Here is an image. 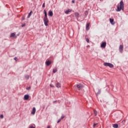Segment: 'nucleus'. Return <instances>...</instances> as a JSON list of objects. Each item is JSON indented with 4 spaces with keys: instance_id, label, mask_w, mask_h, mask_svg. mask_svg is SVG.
Instances as JSON below:
<instances>
[{
    "instance_id": "f257e3e1",
    "label": "nucleus",
    "mask_w": 128,
    "mask_h": 128,
    "mask_svg": "<svg viewBox=\"0 0 128 128\" xmlns=\"http://www.w3.org/2000/svg\"><path fill=\"white\" fill-rule=\"evenodd\" d=\"M124 1L122 0L120 2V4H118L117 10H116L117 12H120V10H122L124 12Z\"/></svg>"
},
{
    "instance_id": "f03ea898",
    "label": "nucleus",
    "mask_w": 128,
    "mask_h": 128,
    "mask_svg": "<svg viewBox=\"0 0 128 128\" xmlns=\"http://www.w3.org/2000/svg\"><path fill=\"white\" fill-rule=\"evenodd\" d=\"M104 66H109V68H114V64H112L111 63H108V62H104Z\"/></svg>"
},
{
    "instance_id": "7ed1b4c3",
    "label": "nucleus",
    "mask_w": 128,
    "mask_h": 128,
    "mask_svg": "<svg viewBox=\"0 0 128 128\" xmlns=\"http://www.w3.org/2000/svg\"><path fill=\"white\" fill-rule=\"evenodd\" d=\"M76 88L78 90H82L84 88V85L82 84H79L76 85Z\"/></svg>"
},
{
    "instance_id": "20e7f679",
    "label": "nucleus",
    "mask_w": 128,
    "mask_h": 128,
    "mask_svg": "<svg viewBox=\"0 0 128 128\" xmlns=\"http://www.w3.org/2000/svg\"><path fill=\"white\" fill-rule=\"evenodd\" d=\"M119 50L121 54H122L124 52V45H120L119 46Z\"/></svg>"
},
{
    "instance_id": "39448f33",
    "label": "nucleus",
    "mask_w": 128,
    "mask_h": 128,
    "mask_svg": "<svg viewBox=\"0 0 128 128\" xmlns=\"http://www.w3.org/2000/svg\"><path fill=\"white\" fill-rule=\"evenodd\" d=\"M106 42H102V44H100V47L102 48H106Z\"/></svg>"
},
{
    "instance_id": "423d86ee",
    "label": "nucleus",
    "mask_w": 128,
    "mask_h": 128,
    "mask_svg": "<svg viewBox=\"0 0 128 128\" xmlns=\"http://www.w3.org/2000/svg\"><path fill=\"white\" fill-rule=\"evenodd\" d=\"M44 26H48V19H44Z\"/></svg>"
},
{
    "instance_id": "0eeeda50",
    "label": "nucleus",
    "mask_w": 128,
    "mask_h": 128,
    "mask_svg": "<svg viewBox=\"0 0 128 128\" xmlns=\"http://www.w3.org/2000/svg\"><path fill=\"white\" fill-rule=\"evenodd\" d=\"M44 20L48 19V14L46 13V10H44Z\"/></svg>"
},
{
    "instance_id": "6e6552de",
    "label": "nucleus",
    "mask_w": 128,
    "mask_h": 128,
    "mask_svg": "<svg viewBox=\"0 0 128 128\" xmlns=\"http://www.w3.org/2000/svg\"><path fill=\"white\" fill-rule=\"evenodd\" d=\"M46 64L47 66H50V64H52V61L50 60L46 61Z\"/></svg>"
},
{
    "instance_id": "1a4fd4ad",
    "label": "nucleus",
    "mask_w": 128,
    "mask_h": 128,
    "mask_svg": "<svg viewBox=\"0 0 128 128\" xmlns=\"http://www.w3.org/2000/svg\"><path fill=\"white\" fill-rule=\"evenodd\" d=\"M10 38H16L17 36L14 33H12L10 35Z\"/></svg>"
},
{
    "instance_id": "9d476101",
    "label": "nucleus",
    "mask_w": 128,
    "mask_h": 128,
    "mask_svg": "<svg viewBox=\"0 0 128 128\" xmlns=\"http://www.w3.org/2000/svg\"><path fill=\"white\" fill-rule=\"evenodd\" d=\"M30 98V96L28 94H26L24 96V100H28Z\"/></svg>"
},
{
    "instance_id": "9b49d317",
    "label": "nucleus",
    "mask_w": 128,
    "mask_h": 128,
    "mask_svg": "<svg viewBox=\"0 0 128 128\" xmlns=\"http://www.w3.org/2000/svg\"><path fill=\"white\" fill-rule=\"evenodd\" d=\"M48 16H54V12H52V10H49Z\"/></svg>"
},
{
    "instance_id": "f8f14e48",
    "label": "nucleus",
    "mask_w": 128,
    "mask_h": 128,
    "mask_svg": "<svg viewBox=\"0 0 128 128\" xmlns=\"http://www.w3.org/2000/svg\"><path fill=\"white\" fill-rule=\"evenodd\" d=\"M90 22H88L86 24V30H90Z\"/></svg>"
},
{
    "instance_id": "ddd939ff",
    "label": "nucleus",
    "mask_w": 128,
    "mask_h": 128,
    "mask_svg": "<svg viewBox=\"0 0 128 128\" xmlns=\"http://www.w3.org/2000/svg\"><path fill=\"white\" fill-rule=\"evenodd\" d=\"M56 88H60V86H62V84H60V83L57 82V83L56 84Z\"/></svg>"
},
{
    "instance_id": "4468645a",
    "label": "nucleus",
    "mask_w": 128,
    "mask_h": 128,
    "mask_svg": "<svg viewBox=\"0 0 128 128\" xmlns=\"http://www.w3.org/2000/svg\"><path fill=\"white\" fill-rule=\"evenodd\" d=\"M72 12V10L70 9H68V10H66V12H65V14H68V13L69 12Z\"/></svg>"
},
{
    "instance_id": "2eb2a0df",
    "label": "nucleus",
    "mask_w": 128,
    "mask_h": 128,
    "mask_svg": "<svg viewBox=\"0 0 128 128\" xmlns=\"http://www.w3.org/2000/svg\"><path fill=\"white\" fill-rule=\"evenodd\" d=\"M31 114H36V108L34 107L32 108Z\"/></svg>"
},
{
    "instance_id": "dca6fc26",
    "label": "nucleus",
    "mask_w": 128,
    "mask_h": 128,
    "mask_svg": "<svg viewBox=\"0 0 128 128\" xmlns=\"http://www.w3.org/2000/svg\"><path fill=\"white\" fill-rule=\"evenodd\" d=\"M56 72H58V68H53V70H52V72H53L54 74H56Z\"/></svg>"
},
{
    "instance_id": "f3484780",
    "label": "nucleus",
    "mask_w": 128,
    "mask_h": 128,
    "mask_svg": "<svg viewBox=\"0 0 128 128\" xmlns=\"http://www.w3.org/2000/svg\"><path fill=\"white\" fill-rule=\"evenodd\" d=\"M110 21L112 24H114V19L110 18Z\"/></svg>"
},
{
    "instance_id": "a211bd4d",
    "label": "nucleus",
    "mask_w": 128,
    "mask_h": 128,
    "mask_svg": "<svg viewBox=\"0 0 128 128\" xmlns=\"http://www.w3.org/2000/svg\"><path fill=\"white\" fill-rule=\"evenodd\" d=\"M75 16L76 18H80V14H78V12H75Z\"/></svg>"
},
{
    "instance_id": "6ab92c4d",
    "label": "nucleus",
    "mask_w": 128,
    "mask_h": 128,
    "mask_svg": "<svg viewBox=\"0 0 128 128\" xmlns=\"http://www.w3.org/2000/svg\"><path fill=\"white\" fill-rule=\"evenodd\" d=\"M102 90H100V89H98V92L96 93V96H98V94H100Z\"/></svg>"
},
{
    "instance_id": "aec40b11",
    "label": "nucleus",
    "mask_w": 128,
    "mask_h": 128,
    "mask_svg": "<svg viewBox=\"0 0 128 128\" xmlns=\"http://www.w3.org/2000/svg\"><path fill=\"white\" fill-rule=\"evenodd\" d=\"M32 11H31V12L29 13L28 16H27V18H30V16H32Z\"/></svg>"
},
{
    "instance_id": "412c9836",
    "label": "nucleus",
    "mask_w": 128,
    "mask_h": 128,
    "mask_svg": "<svg viewBox=\"0 0 128 128\" xmlns=\"http://www.w3.org/2000/svg\"><path fill=\"white\" fill-rule=\"evenodd\" d=\"M112 127L114 128H118V124H114L112 125Z\"/></svg>"
},
{
    "instance_id": "4be33fe9",
    "label": "nucleus",
    "mask_w": 128,
    "mask_h": 128,
    "mask_svg": "<svg viewBox=\"0 0 128 128\" xmlns=\"http://www.w3.org/2000/svg\"><path fill=\"white\" fill-rule=\"evenodd\" d=\"M86 36H85V38L86 40V42H90V39H88V38H86Z\"/></svg>"
},
{
    "instance_id": "5701e85b",
    "label": "nucleus",
    "mask_w": 128,
    "mask_h": 128,
    "mask_svg": "<svg viewBox=\"0 0 128 128\" xmlns=\"http://www.w3.org/2000/svg\"><path fill=\"white\" fill-rule=\"evenodd\" d=\"M94 112L95 116H96L98 114V112L96 110H94Z\"/></svg>"
},
{
    "instance_id": "b1692460",
    "label": "nucleus",
    "mask_w": 128,
    "mask_h": 128,
    "mask_svg": "<svg viewBox=\"0 0 128 128\" xmlns=\"http://www.w3.org/2000/svg\"><path fill=\"white\" fill-rule=\"evenodd\" d=\"M66 117V116L64 114H62L60 118V120H64V118Z\"/></svg>"
},
{
    "instance_id": "393cba45",
    "label": "nucleus",
    "mask_w": 128,
    "mask_h": 128,
    "mask_svg": "<svg viewBox=\"0 0 128 128\" xmlns=\"http://www.w3.org/2000/svg\"><path fill=\"white\" fill-rule=\"evenodd\" d=\"M98 124V123H94L93 124V128H96Z\"/></svg>"
},
{
    "instance_id": "a878e982",
    "label": "nucleus",
    "mask_w": 128,
    "mask_h": 128,
    "mask_svg": "<svg viewBox=\"0 0 128 128\" xmlns=\"http://www.w3.org/2000/svg\"><path fill=\"white\" fill-rule=\"evenodd\" d=\"M116 100H117L116 99L114 100V104L115 105L116 104Z\"/></svg>"
},
{
    "instance_id": "bb28decb",
    "label": "nucleus",
    "mask_w": 128,
    "mask_h": 128,
    "mask_svg": "<svg viewBox=\"0 0 128 128\" xmlns=\"http://www.w3.org/2000/svg\"><path fill=\"white\" fill-rule=\"evenodd\" d=\"M0 118H4V114H0Z\"/></svg>"
},
{
    "instance_id": "cd10ccee",
    "label": "nucleus",
    "mask_w": 128,
    "mask_h": 128,
    "mask_svg": "<svg viewBox=\"0 0 128 128\" xmlns=\"http://www.w3.org/2000/svg\"><path fill=\"white\" fill-rule=\"evenodd\" d=\"M29 128H36V126H30Z\"/></svg>"
},
{
    "instance_id": "c85d7f7f",
    "label": "nucleus",
    "mask_w": 128,
    "mask_h": 128,
    "mask_svg": "<svg viewBox=\"0 0 128 128\" xmlns=\"http://www.w3.org/2000/svg\"><path fill=\"white\" fill-rule=\"evenodd\" d=\"M14 60H16V62H18V58L16 57H15Z\"/></svg>"
},
{
    "instance_id": "c756f323",
    "label": "nucleus",
    "mask_w": 128,
    "mask_h": 128,
    "mask_svg": "<svg viewBox=\"0 0 128 128\" xmlns=\"http://www.w3.org/2000/svg\"><path fill=\"white\" fill-rule=\"evenodd\" d=\"M50 88H54V86L52 84H50Z\"/></svg>"
},
{
    "instance_id": "7c9ffc66",
    "label": "nucleus",
    "mask_w": 128,
    "mask_h": 128,
    "mask_svg": "<svg viewBox=\"0 0 128 128\" xmlns=\"http://www.w3.org/2000/svg\"><path fill=\"white\" fill-rule=\"evenodd\" d=\"M30 86H29V87H27L26 89L27 90H30Z\"/></svg>"
},
{
    "instance_id": "2f4dec72",
    "label": "nucleus",
    "mask_w": 128,
    "mask_h": 128,
    "mask_svg": "<svg viewBox=\"0 0 128 128\" xmlns=\"http://www.w3.org/2000/svg\"><path fill=\"white\" fill-rule=\"evenodd\" d=\"M84 14H85V16H88V11L85 12Z\"/></svg>"
},
{
    "instance_id": "473e14b6",
    "label": "nucleus",
    "mask_w": 128,
    "mask_h": 128,
    "mask_svg": "<svg viewBox=\"0 0 128 128\" xmlns=\"http://www.w3.org/2000/svg\"><path fill=\"white\" fill-rule=\"evenodd\" d=\"M60 120H62L60 119H59L58 121H57V124H58V122H60Z\"/></svg>"
},
{
    "instance_id": "72a5a7b5",
    "label": "nucleus",
    "mask_w": 128,
    "mask_h": 128,
    "mask_svg": "<svg viewBox=\"0 0 128 128\" xmlns=\"http://www.w3.org/2000/svg\"><path fill=\"white\" fill-rule=\"evenodd\" d=\"M42 8H45L46 6H45V3H44L42 6Z\"/></svg>"
},
{
    "instance_id": "f704fd0d",
    "label": "nucleus",
    "mask_w": 128,
    "mask_h": 128,
    "mask_svg": "<svg viewBox=\"0 0 128 128\" xmlns=\"http://www.w3.org/2000/svg\"><path fill=\"white\" fill-rule=\"evenodd\" d=\"M24 26H26V24H24L22 25V28H24Z\"/></svg>"
},
{
    "instance_id": "c9c22d12",
    "label": "nucleus",
    "mask_w": 128,
    "mask_h": 128,
    "mask_svg": "<svg viewBox=\"0 0 128 128\" xmlns=\"http://www.w3.org/2000/svg\"><path fill=\"white\" fill-rule=\"evenodd\" d=\"M22 20H25L24 17H22Z\"/></svg>"
},
{
    "instance_id": "e433bc0d",
    "label": "nucleus",
    "mask_w": 128,
    "mask_h": 128,
    "mask_svg": "<svg viewBox=\"0 0 128 128\" xmlns=\"http://www.w3.org/2000/svg\"><path fill=\"white\" fill-rule=\"evenodd\" d=\"M72 4H74V0H72Z\"/></svg>"
},
{
    "instance_id": "4c0bfd02",
    "label": "nucleus",
    "mask_w": 128,
    "mask_h": 128,
    "mask_svg": "<svg viewBox=\"0 0 128 128\" xmlns=\"http://www.w3.org/2000/svg\"><path fill=\"white\" fill-rule=\"evenodd\" d=\"M16 36H20V33L18 34Z\"/></svg>"
},
{
    "instance_id": "58836bf2",
    "label": "nucleus",
    "mask_w": 128,
    "mask_h": 128,
    "mask_svg": "<svg viewBox=\"0 0 128 128\" xmlns=\"http://www.w3.org/2000/svg\"><path fill=\"white\" fill-rule=\"evenodd\" d=\"M54 102H56V100L53 102V104H54Z\"/></svg>"
},
{
    "instance_id": "ea45409f",
    "label": "nucleus",
    "mask_w": 128,
    "mask_h": 128,
    "mask_svg": "<svg viewBox=\"0 0 128 128\" xmlns=\"http://www.w3.org/2000/svg\"><path fill=\"white\" fill-rule=\"evenodd\" d=\"M72 36H74V33H72Z\"/></svg>"
},
{
    "instance_id": "a19ab883",
    "label": "nucleus",
    "mask_w": 128,
    "mask_h": 128,
    "mask_svg": "<svg viewBox=\"0 0 128 128\" xmlns=\"http://www.w3.org/2000/svg\"><path fill=\"white\" fill-rule=\"evenodd\" d=\"M45 108V106H44V105L43 106V108Z\"/></svg>"
},
{
    "instance_id": "79ce46f5",
    "label": "nucleus",
    "mask_w": 128,
    "mask_h": 128,
    "mask_svg": "<svg viewBox=\"0 0 128 128\" xmlns=\"http://www.w3.org/2000/svg\"><path fill=\"white\" fill-rule=\"evenodd\" d=\"M69 36H70V34H69Z\"/></svg>"
}]
</instances>
